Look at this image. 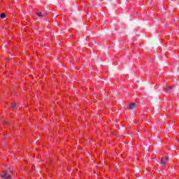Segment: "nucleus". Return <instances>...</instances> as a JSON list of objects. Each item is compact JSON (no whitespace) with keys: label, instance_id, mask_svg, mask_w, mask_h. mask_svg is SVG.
I'll list each match as a JSON object with an SVG mask.
<instances>
[{"label":"nucleus","instance_id":"obj_1","mask_svg":"<svg viewBox=\"0 0 179 179\" xmlns=\"http://www.w3.org/2000/svg\"><path fill=\"white\" fill-rule=\"evenodd\" d=\"M1 178L10 179L12 178V176L8 173V171H3V174L1 176Z\"/></svg>","mask_w":179,"mask_h":179},{"label":"nucleus","instance_id":"obj_2","mask_svg":"<svg viewBox=\"0 0 179 179\" xmlns=\"http://www.w3.org/2000/svg\"><path fill=\"white\" fill-rule=\"evenodd\" d=\"M36 15L38 17H45V16L48 15V13L39 12V13H36Z\"/></svg>","mask_w":179,"mask_h":179},{"label":"nucleus","instance_id":"obj_3","mask_svg":"<svg viewBox=\"0 0 179 179\" xmlns=\"http://www.w3.org/2000/svg\"><path fill=\"white\" fill-rule=\"evenodd\" d=\"M137 106L138 105H136V103H131L129 104L127 108H129V110H135V108H136Z\"/></svg>","mask_w":179,"mask_h":179},{"label":"nucleus","instance_id":"obj_4","mask_svg":"<svg viewBox=\"0 0 179 179\" xmlns=\"http://www.w3.org/2000/svg\"><path fill=\"white\" fill-rule=\"evenodd\" d=\"M161 164H162V166H163L164 167L166 166V161L164 160V157H162V159H161Z\"/></svg>","mask_w":179,"mask_h":179},{"label":"nucleus","instance_id":"obj_5","mask_svg":"<svg viewBox=\"0 0 179 179\" xmlns=\"http://www.w3.org/2000/svg\"><path fill=\"white\" fill-rule=\"evenodd\" d=\"M173 90V86L170 87H164V92H170V90Z\"/></svg>","mask_w":179,"mask_h":179},{"label":"nucleus","instance_id":"obj_6","mask_svg":"<svg viewBox=\"0 0 179 179\" xmlns=\"http://www.w3.org/2000/svg\"><path fill=\"white\" fill-rule=\"evenodd\" d=\"M0 17H1V19H5V17H6V14L1 13V15H0Z\"/></svg>","mask_w":179,"mask_h":179},{"label":"nucleus","instance_id":"obj_7","mask_svg":"<svg viewBox=\"0 0 179 179\" xmlns=\"http://www.w3.org/2000/svg\"><path fill=\"white\" fill-rule=\"evenodd\" d=\"M16 107V102H14L11 105V108H15Z\"/></svg>","mask_w":179,"mask_h":179},{"label":"nucleus","instance_id":"obj_8","mask_svg":"<svg viewBox=\"0 0 179 179\" xmlns=\"http://www.w3.org/2000/svg\"><path fill=\"white\" fill-rule=\"evenodd\" d=\"M170 160V158L169 157H165V161L169 162Z\"/></svg>","mask_w":179,"mask_h":179},{"label":"nucleus","instance_id":"obj_9","mask_svg":"<svg viewBox=\"0 0 179 179\" xmlns=\"http://www.w3.org/2000/svg\"><path fill=\"white\" fill-rule=\"evenodd\" d=\"M9 170H10V174H12V173H13V169H10V168H9Z\"/></svg>","mask_w":179,"mask_h":179},{"label":"nucleus","instance_id":"obj_10","mask_svg":"<svg viewBox=\"0 0 179 179\" xmlns=\"http://www.w3.org/2000/svg\"><path fill=\"white\" fill-rule=\"evenodd\" d=\"M158 43L157 44H160V39H157Z\"/></svg>","mask_w":179,"mask_h":179}]
</instances>
